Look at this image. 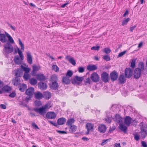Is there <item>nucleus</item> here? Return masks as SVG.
<instances>
[{
	"instance_id": "nucleus-57",
	"label": "nucleus",
	"mask_w": 147,
	"mask_h": 147,
	"mask_svg": "<svg viewBox=\"0 0 147 147\" xmlns=\"http://www.w3.org/2000/svg\"><path fill=\"white\" fill-rule=\"evenodd\" d=\"M135 62L136 60L135 59H133L132 60V62L131 63V67L132 68H134L135 66Z\"/></svg>"
},
{
	"instance_id": "nucleus-14",
	"label": "nucleus",
	"mask_w": 147,
	"mask_h": 147,
	"mask_svg": "<svg viewBox=\"0 0 147 147\" xmlns=\"http://www.w3.org/2000/svg\"><path fill=\"white\" fill-rule=\"evenodd\" d=\"M98 131L101 133H105L106 130L105 125L104 124H100L98 127Z\"/></svg>"
},
{
	"instance_id": "nucleus-42",
	"label": "nucleus",
	"mask_w": 147,
	"mask_h": 147,
	"mask_svg": "<svg viewBox=\"0 0 147 147\" xmlns=\"http://www.w3.org/2000/svg\"><path fill=\"white\" fill-rule=\"evenodd\" d=\"M18 53L20 56V58L21 60H23L24 59V55L22 53V52L19 49V48H18Z\"/></svg>"
},
{
	"instance_id": "nucleus-61",
	"label": "nucleus",
	"mask_w": 147,
	"mask_h": 147,
	"mask_svg": "<svg viewBox=\"0 0 147 147\" xmlns=\"http://www.w3.org/2000/svg\"><path fill=\"white\" fill-rule=\"evenodd\" d=\"M142 146L143 147H147V144L144 141L141 142Z\"/></svg>"
},
{
	"instance_id": "nucleus-12",
	"label": "nucleus",
	"mask_w": 147,
	"mask_h": 147,
	"mask_svg": "<svg viewBox=\"0 0 147 147\" xmlns=\"http://www.w3.org/2000/svg\"><path fill=\"white\" fill-rule=\"evenodd\" d=\"M40 68L39 66L35 65H33L32 66V70L31 72L32 75L33 76H35L37 72L40 69Z\"/></svg>"
},
{
	"instance_id": "nucleus-55",
	"label": "nucleus",
	"mask_w": 147,
	"mask_h": 147,
	"mask_svg": "<svg viewBox=\"0 0 147 147\" xmlns=\"http://www.w3.org/2000/svg\"><path fill=\"white\" fill-rule=\"evenodd\" d=\"M100 46H94L92 47L91 48V49L92 50H94L96 51H98L99 50L100 48Z\"/></svg>"
},
{
	"instance_id": "nucleus-35",
	"label": "nucleus",
	"mask_w": 147,
	"mask_h": 147,
	"mask_svg": "<svg viewBox=\"0 0 147 147\" xmlns=\"http://www.w3.org/2000/svg\"><path fill=\"white\" fill-rule=\"evenodd\" d=\"M43 96L46 99H49L51 97V93L49 92L46 91L44 92Z\"/></svg>"
},
{
	"instance_id": "nucleus-53",
	"label": "nucleus",
	"mask_w": 147,
	"mask_h": 147,
	"mask_svg": "<svg viewBox=\"0 0 147 147\" xmlns=\"http://www.w3.org/2000/svg\"><path fill=\"white\" fill-rule=\"evenodd\" d=\"M78 71L79 73H82L84 71V68L83 67H79L78 68Z\"/></svg>"
},
{
	"instance_id": "nucleus-18",
	"label": "nucleus",
	"mask_w": 147,
	"mask_h": 147,
	"mask_svg": "<svg viewBox=\"0 0 147 147\" xmlns=\"http://www.w3.org/2000/svg\"><path fill=\"white\" fill-rule=\"evenodd\" d=\"M23 71L21 69L18 68L15 70V77L20 78L22 75Z\"/></svg>"
},
{
	"instance_id": "nucleus-9",
	"label": "nucleus",
	"mask_w": 147,
	"mask_h": 147,
	"mask_svg": "<svg viewBox=\"0 0 147 147\" xmlns=\"http://www.w3.org/2000/svg\"><path fill=\"white\" fill-rule=\"evenodd\" d=\"M101 78L102 81L105 83L109 81V74L106 72H104L101 74Z\"/></svg>"
},
{
	"instance_id": "nucleus-44",
	"label": "nucleus",
	"mask_w": 147,
	"mask_h": 147,
	"mask_svg": "<svg viewBox=\"0 0 147 147\" xmlns=\"http://www.w3.org/2000/svg\"><path fill=\"white\" fill-rule=\"evenodd\" d=\"M23 77L25 80H27L29 78L30 75L28 73H24Z\"/></svg>"
},
{
	"instance_id": "nucleus-20",
	"label": "nucleus",
	"mask_w": 147,
	"mask_h": 147,
	"mask_svg": "<svg viewBox=\"0 0 147 147\" xmlns=\"http://www.w3.org/2000/svg\"><path fill=\"white\" fill-rule=\"evenodd\" d=\"M138 68H139V69H140L142 72H143V71H145L146 70V72L145 73H144V74H147V69L146 68L144 69V64L143 62H140L139 63Z\"/></svg>"
},
{
	"instance_id": "nucleus-31",
	"label": "nucleus",
	"mask_w": 147,
	"mask_h": 147,
	"mask_svg": "<svg viewBox=\"0 0 147 147\" xmlns=\"http://www.w3.org/2000/svg\"><path fill=\"white\" fill-rule=\"evenodd\" d=\"M69 126V131L70 133H72L76 131L77 127L75 125H73Z\"/></svg>"
},
{
	"instance_id": "nucleus-51",
	"label": "nucleus",
	"mask_w": 147,
	"mask_h": 147,
	"mask_svg": "<svg viewBox=\"0 0 147 147\" xmlns=\"http://www.w3.org/2000/svg\"><path fill=\"white\" fill-rule=\"evenodd\" d=\"M103 51L107 54H108L111 52V50L109 48H105L103 50Z\"/></svg>"
},
{
	"instance_id": "nucleus-56",
	"label": "nucleus",
	"mask_w": 147,
	"mask_h": 147,
	"mask_svg": "<svg viewBox=\"0 0 147 147\" xmlns=\"http://www.w3.org/2000/svg\"><path fill=\"white\" fill-rule=\"evenodd\" d=\"M134 138L135 140L138 141L140 138V136L138 135L137 133H136V134H134Z\"/></svg>"
},
{
	"instance_id": "nucleus-27",
	"label": "nucleus",
	"mask_w": 147,
	"mask_h": 147,
	"mask_svg": "<svg viewBox=\"0 0 147 147\" xmlns=\"http://www.w3.org/2000/svg\"><path fill=\"white\" fill-rule=\"evenodd\" d=\"M66 121V119L64 117H61L58 119L57 123L58 125H61L64 124Z\"/></svg>"
},
{
	"instance_id": "nucleus-13",
	"label": "nucleus",
	"mask_w": 147,
	"mask_h": 147,
	"mask_svg": "<svg viewBox=\"0 0 147 147\" xmlns=\"http://www.w3.org/2000/svg\"><path fill=\"white\" fill-rule=\"evenodd\" d=\"M50 88L53 90H56L59 87V85L57 82H53L49 84Z\"/></svg>"
},
{
	"instance_id": "nucleus-39",
	"label": "nucleus",
	"mask_w": 147,
	"mask_h": 147,
	"mask_svg": "<svg viewBox=\"0 0 147 147\" xmlns=\"http://www.w3.org/2000/svg\"><path fill=\"white\" fill-rule=\"evenodd\" d=\"M30 83L32 85H35L37 83V80L34 78H32L30 80Z\"/></svg>"
},
{
	"instance_id": "nucleus-43",
	"label": "nucleus",
	"mask_w": 147,
	"mask_h": 147,
	"mask_svg": "<svg viewBox=\"0 0 147 147\" xmlns=\"http://www.w3.org/2000/svg\"><path fill=\"white\" fill-rule=\"evenodd\" d=\"M73 74V72L71 70H68L67 72L66 76L69 78L71 77Z\"/></svg>"
},
{
	"instance_id": "nucleus-17",
	"label": "nucleus",
	"mask_w": 147,
	"mask_h": 147,
	"mask_svg": "<svg viewBox=\"0 0 147 147\" xmlns=\"http://www.w3.org/2000/svg\"><path fill=\"white\" fill-rule=\"evenodd\" d=\"M38 88L42 90H45L46 89L47 87V84L43 82L38 83Z\"/></svg>"
},
{
	"instance_id": "nucleus-4",
	"label": "nucleus",
	"mask_w": 147,
	"mask_h": 147,
	"mask_svg": "<svg viewBox=\"0 0 147 147\" xmlns=\"http://www.w3.org/2000/svg\"><path fill=\"white\" fill-rule=\"evenodd\" d=\"M133 70L130 68H126L125 70V75L126 78H130L132 75Z\"/></svg>"
},
{
	"instance_id": "nucleus-60",
	"label": "nucleus",
	"mask_w": 147,
	"mask_h": 147,
	"mask_svg": "<svg viewBox=\"0 0 147 147\" xmlns=\"http://www.w3.org/2000/svg\"><path fill=\"white\" fill-rule=\"evenodd\" d=\"M126 52V51H125L122 52L120 53L118 55V57H120L123 56V55H124L125 53Z\"/></svg>"
},
{
	"instance_id": "nucleus-59",
	"label": "nucleus",
	"mask_w": 147,
	"mask_h": 147,
	"mask_svg": "<svg viewBox=\"0 0 147 147\" xmlns=\"http://www.w3.org/2000/svg\"><path fill=\"white\" fill-rule=\"evenodd\" d=\"M16 95V93L15 92H13L12 93H10L9 96L11 98H13Z\"/></svg>"
},
{
	"instance_id": "nucleus-25",
	"label": "nucleus",
	"mask_w": 147,
	"mask_h": 147,
	"mask_svg": "<svg viewBox=\"0 0 147 147\" xmlns=\"http://www.w3.org/2000/svg\"><path fill=\"white\" fill-rule=\"evenodd\" d=\"M13 60L15 64L17 65L20 64L22 63V61L18 55L15 56Z\"/></svg>"
},
{
	"instance_id": "nucleus-41",
	"label": "nucleus",
	"mask_w": 147,
	"mask_h": 147,
	"mask_svg": "<svg viewBox=\"0 0 147 147\" xmlns=\"http://www.w3.org/2000/svg\"><path fill=\"white\" fill-rule=\"evenodd\" d=\"M21 67L22 69L25 71V73H28L30 71V69L29 68L26 67L23 65H21Z\"/></svg>"
},
{
	"instance_id": "nucleus-63",
	"label": "nucleus",
	"mask_w": 147,
	"mask_h": 147,
	"mask_svg": "<svg viewBox=\"0 0 147 147\" xmlns=\"http://www.w3.org/2000/svg\"><path fill=\"white\" fill-rule=\"evenodd\" d=\"M109 139H107L106 140H102V142L101 143L102 145H104L107 143V141H108Z\"/></svg>"
},
{
	"instance_id": "nucleus-1",
	"label": "nucleus",
	"mask_w": 147,
	"mask_h": 147,
	"mask_svg": "<svg viewBox=\"0 0 147 147\" xmlns=\"http://www.w3.org/2000/svg\"><path fill=\"white\" fill-rule=\"evenodd\" d=\"M51 105V102H48L44 106L39 108H34L33 110L36 112H38L40 114L43 115L46 113V109H49L52 107Z\"/></svg>"
},
{
	"instance_id": "nucleus-26",
	"label": "nucleus",
	"mask_w": 147,
	"mask_h": 147,
	"mask_svg": "<svg viewBox=\"0 0 147 147\" xmlns=\"http://www.w3.org/2000/svg\"><path fill=\"white\" fill-rule=\"evenodd\" d=\"M118 80L119 83L121 84H124L126 81V80L123 74L120 75L118 79Z\"/></svg>"
},
{
	"instance_id": "nucleus-40",
	"label": "nucleus",
	"mask_w": 147,
	"mask_h": 147,
	"mask_svg": "<svg viewBox=\"0 0 147 147\" xmlns=\"http://www.w3.org/2000/svg\"><path fill=\"white\" fill-rule=\"evenodd\" d=\"M58 80V78L56 76L52 75L51 77L50 80L51 82H57Z\"/></svg>"
},
{
	"instance_id": "nucleus-8",
	"label": "nucleus",
	"mask_w": 147,
	"mask_h": 147,
	"mask_svg": "<svg viewBox=\"0 0 147 147\" xmlns=\"http://www.w3.org/2000/svg\"><path fill=\"white\" fill-rule=\"evenodd\" d=\"M46 117L49 119H55L56 117V114L53 112L51 111L48 112L46 114Z\"/></svg>"
},
{
	"instance_id": "nucleus-62",
	"label": "nucleus",
	"mask_w": 147,
	"mask_h": 147,
	"mask_svg": "<svg viewBox=\"0 0 147 147\" xmlns=\"http://www.w3.org/2000/svg\"><path fill=\"white\" fill-rule=\"evenodd\" d=\"M56 131L59 134H64L67 133L65 131L60 130H56Z\"/></svg>"
},
{
	"instance_id": "nucleus-48",
	"label": "nucleus",
	"mask_w": 147,
	"mask_h": 147,
	"mask_svg": "<svg viewBox=\"0 0 147 147\" xmlns=\"http://www.w3.org/2000/svg\"><path fill=\"white\" fill-rule=\"evenodd\" d=\"M103 58L106 61H108L110 60V58L108 55H105L103 56Z\"/></svg>"
},
{
	"instance_id": "nucleus-15",
	"label": "nucleus",
	"mask_w": 147,
	"mask_h": 147,
	"mask_svg": "<svg viewBox=\"0 0 147 147\" xmlns=\"http://www.w3.org/2000/svg\"><path fill=\"white\" fill-rule=\"evenodd\" d=\"M34 89L33 87H30L28 88L26 91V94L29 96H32V95L34 93Z\"/></svg>"
},
{
	"instance_id": "nucleus-64",
	"label": "nucleus",
	"mask_w": 147,
	"mask_h": 147,
	"mask_svg": "<svg viewBox=\"0 0 147 147\" xmlns=\"http://www.w3.org/2000/svg\"><path fill=\"white\" fill-rule=\"evenodd\" d=\"M0 107L3 109H6V106L4 104H1L0 105Z\"/></svg>"
},
{
	"instance_id": "nucleus-3",
	"label": "nucleus",
	"mask_w": 147,
	"mask_h": 147,
	"mask_svg": "<svg viewBox=\"0 0 147 147\" xmlns=\"http://www.w3.org/2000/svg\"><path fill=\"white\" fill-rule=\"evenodd\" d=\"M83 77H80L78 76H76L74 79L71 82L74 84H77L79 85L81 82L83 81L84 78Z\"/></svg>"
},
{
	"instance_id": "nucleus-49",
	"label": "nucleus",
	"mask_w": 147,
	"mask_h": 147,
	"mask_svg": "<svg viewBox=\"0 0 147 147\" xmlns=\"http://www.w3.org/2000/svg\"><path fill=\"white\" fill-rule=\"evenodd\" d=\"M52 68L56 72H57L59 71V68L56 65H53L52 66Z\"/></svg>"
},
{
	"instance_id": "nucleus-19",
	"label": "nucleus",
	"mask_w": 147,
	"mask_h": 147,
	"mask_svg": "<svg viewBox=\"0 0 147 147\" xmlns=\"http://www.w3.org/2000/svg\"><path fill=\"white\" fill-rule=\"evenodd\" d=\"M119 124V128L125 134L127 132V127L125 126L123 123H120Z\"/></svg>"
},
{
	"instance_id": "nucleus-38",
	"label": "nucleus",
	"mask_w": 147,
	"mask_h": 147,
	"mask_svg": "<svg viewBox=\"0 0 147 147\" xmlns=\"http://www.w3.org/2000/svg\"><path fill=\"white\" fill-rule=\"evenodd\" d=\"M86 126L87 129L91 130L93 129L94 127V124L90 123H87L86 124Z\"/></svg>"
},
{
	"instance_id": "nucleus-28",
	"label": "nucleus",
	"mask_w": 147,
	"mask_h": 147,
	"mask_svg": "<svg viewBox=\"0 0 147 147\" xmlns=\"http://www.w3.org/2000/svg\"><path fill=\"white\" fill-rule=\"evenodd\" d=\"M115 121H116L119 123H121L123 121V119L120 116L117 114H116L115 118Z\"/></svg>"
},
{
	"instance_id": "nucleus-47",
	"label": "nucleus",
	"mask_w": 147,
	"mask_h": 147,
	"mask_svg": "<svg viewBox=\"0 0 147 147\" xmlns=\"http://www.w3.org/2000/svg\"><path fill=\"white\" fill-rule=\"evenodd\" d=\"M32 126L34 129H39V128L38 126L34 122H32Z\"/></svg>"
},
{
	"instance_id": "nucleus-36",
	"label": "nucleus",
	"mask_w": 147,
	"mask_h": 147,
	"mask_svg": "<svg viewBox=\"0 0 147 147\" xmlns=\"http://www.w3.org/2000/svg\"><path fill=\"white\" fill-rule=\"evenodd\" d=\"M11 90V88L7 85L4 86L2 88V90L4 92H9Z\"/></svg>"
},
{
	"instance_id": "nucleus-33",
	"label": "nucleus",
	"mask_w": 147,
	"mask_h": 147,
	"mask_svg": "<svg viewBox=\"0 0 147 147\" xmlns=\"http://www.w3.org/2000/svg\"><path fill=\"white\" fill-rule=\"evenodd\" d=\"M97 68V67L95 65H89L87 67V69L90 71L96 70Z\"/></svg>"
},
{
	"instance_id": "nucleus-21",
	"label": "nucleus",
	"mask_w": 147,
	"mask_h": 147,
	"mask_svg": "<svg viewBox=\"0 0 147 147\" xmlns=\"http://www.w3.org/2000/svg\"><path fill=\"white\" fill-rule=\"evenodd\" d=\"M69 78L66 76H63L62 79V82L63 84L68 85L70 83V80Z\"/></svg>"
},
{
	"instance_id": "nucleus-45",
	"label": "nucleus",
	"mask_w": 147,
	"mask_h": 147,
	"mask_svg": "<svg viewBox=\"0 0 147 147\" xmlns=\"http://www.w3.org/2000/svg\"><path fill=\"white\" fill-rule=\"evenodd\" d=\"M140 133L141 135V137L143 138H145L147 136V131H140Z\"/></svg>"
},
{
	"instance_id": "nucleus-22",
	"label": "nucleus",
	"mask_w": 147,
	"mask_h": 147,
	"mask_svg": "<svg viewBox=\"0 0 147 147\" xmlns=\"http://www.w3.org/2000/svg\"><path fill=\"white\" fill-rule=\"evenodd\" d=\"M27 61L28 63L30 64H31L32 63V57L31 53L30 52L26 53Z\"/></svg>"
},
{
	"instance_id": "nucleus-37",
	"label": "nucleus",
	"mask_w": 147,
	"mask_h": 147,
	"mask_svg": "<svg viewBox=\"0 0 147 147\" xmlns=\"http://www.w3.org/2000/svg\"><path fill=\"white\" fill-rule=\"evenodd\" d=\"M140 131H147V126L145 124H143L141 123L140 124Z\"/></svg>"
},
{
	"instance_id": "nucleus-32",
	"label": "nucleus",
	"mask_w": 147,
	"mask_h": 147,
	"mask_svg": "<svg viewBox=\"0 0 147 147\" xmlns=\"http://www.w3.org/2000/svg\"><path fill=\"white\" fill-rule=\"evenodd\" d=\"M5 33L6 36L8 38V41L7 42H9L10 44H13L14 41L12 38L7 32H5Z\"/></svg>"
},
{
	"instance_id": "nucleus-30",
	"label": "nucleus",
	"mask_w": 147,
	"mask_h": 147,
	"mask_svg": "<svg viewBox=\"0 0 147 147\" xmlns=\"http://www.w3.org/2000/svg\"><path fill=\"white\" fill-rule=\"evenodd\" d=\"M0 41L2 43H5L7 42V39L5 34H0Z\"/></svg>"
},
{
	"instance_id": "nucleus-2",
	"label": "nucleus",
	"mask_w": 147,
	"mask_h": 147,
	"mask_svg": "<svg viewBox=\"0 0 147 147\" xmlns=\"http://www.w3.org/2000/svg\"><path fill=\"white\" fill-rule=\"evenodd\" d=\"M4 51L8 54L12 53L13 50L12 45L9 42L6 43L4 46Z\"/></svg>"
},
{
	"instance_id": "nucleus-24",
	"label": "nucleus",
	"mask_w": 147,
	"mask_h": 147,
	"mask_svg": "<svg viewBox=\"0 0 147 147\" xmlns=\"http://www.w3.org/2000/svg\"><path fill=\"white\" fill-rule=\"evenodd\" d=\"M19 90L22 92H24L26 89L27 85L25 84H20L18 86Z\"/></svg>"
},
{
	"instance_id": "nucleus-5",
	"label": "nucleus",
	"mask_w": 147,
	"mask_h": 147,
	"mask_svg": "<svg viewBox=\"0 0 147 147\" xmlns=\"http://www.w3.org/2000/svg\"><path fill=\"white\" fill-rule=\"evenodd\" d=\"M118 77V73L115 70L113 71L110 74V77L112 81L113 82L116 81Z\"/></svg>"
},
{
	"instance_id": "nucleus-23",
	"label": "nucleus",
	"mask_w": 147,
	"mask_h": 147,
	"mask_svg": "<svg viewBox=\"0 0 147 147\" xmlns=\"http://www.w3.org/2000/svg\"><path fill=\"white\" fill-rule=\"evenodd\" d=\"M35 98L38 100H40L43 97V95L41 92L39 91H38L35 93Z\"/></svg>"
},
{
	"instance_id": "nucleus-6",
	"label": "nucleus",
	"mask_w": 147,
	"mask_h": 147,
	"mask_svg": "<svg viewBox=\"0 0 147 147\" xmlns=\"http://www.w3.org/2000/svg\"><path fill=\"white\" fill-rule=\"evenodd\" d=\"M90 78L92 81L94 82H97L99 80V76L96 72L92 73L91 74Z\"/></svg>"
},
{
	"instance_id": "nucleus-54",
	"label": "nucleus",
	"mask_w": 147,
	"mask_h": 147,
	"mask_svg": "<svg viewBox=\"0 0 147 147\" xmlns=\"http://www.w3.org/2000/svg\"><path fill=\"white\" fill-rule=\"evenodd\" d=\"M116 129V127L115 126H113L112 127H110L109 128L108 132L111 133L112 131H114Z\"/></svg>"
},
{
	"instance_id": "nucleus-29",
	"label": "nucleus",
	"mask_w": 147,
	"mask_h": 147,
	"mask_svg": "<svg viewBox=\"0 0 147 147\" xmlns=\"http://www.w3.org/2000/svg\"><path fill=\"white\" fill-rule=\"evenodd\" d=\"M65 59L73 65H76V62L75 60L73 58L71 57L70 56H66L65 57Z\"/></svg>"
},
{
	"instance_id": "nucleus-10",
	"label": "nucleus",
	"mask_w": 147,
	"mask_h": 147,
	"mask_svg": "<svg viewBox=\"0 0 147 147\" xmlns=\"http://www.w3.org/2000/svg\"><path fill=\"white\" fill-rule=\"evenodd\" d=\"M134 120L131 118L129 116H126L124 119V123L126 125L129 126L132 121H134Z\"/></svg>"
},
{
	"instance_id": "nucleus-16",
	"label": "nucleus",
	"mask_w": 147,
	"mask_h": 147,
	"mask_svg": "<svg viewBox=\"0 0 147 147\" xmlns=\"http://www.w3.org/2000/svg\"><path fill=\"white\" fill-rule=\"evenodd\" d=\"M35 76H36V79L40 81H44L45 79V76L43 74H36Z\"/></svg>"
},
{
	"instance_id": "nucleus-34",
	"label": "nucleus",
	"mask_w": 147,
	"mask_h": 147,
	"mask_svg": "<svg viewBox=\"0 0 147 147\" xmlns=\"http://www.w3.org/2000/svg\"><path fill=\"white\" fill-rule=\"evenodd\" d=\"M75 121L74 118H71L68 119L66 123L67 125L70 126L73 125L72 124L74 123Z\"/></svg>"
},
{
	"instance_id": "nucleus-7",
	"label": "nucleus",
	"mask_w": 147,
	"mask_h": 147,
	"mask_svg": "<svg viewBox=\"0 0 147 147\" xmlns=\"http://www.w3.org/2000/svg\"><path fill=\"white\" fill-rule=\"evenodd\" d=\"M142 71L139 69V68H136L134 71V78L136 79L139 78L140 77Z\"/></svg>"
},
{
	"instance_id": "nucleus-50",
	"label": "nucleus",
	"mask_w": 147,
	"mask_h": 147,
	"mask_svg": "<svg viewBox=\"0 0 147 147\" xmlns=\"http://www.w3.org/2000/svg\"><path fill=\"white\" fill-rule=\"evenodd\" d=\"M34 103L36 107H39L42 105L41 102L40 101L36 100L35 101Z\"/></svg>"
},
{
	"instance_id": "nucleus-58",
	"label": "nucleus",
	"mask_w": 147,
	"mask_h": 147,
	"mask_svg": "<svg viewBox=\"0 0 147 147\" xmlns=\"http://www.w3.org/2000/svg\"><path fill=\"white\" fill-rule=\"evenodd\" d=\"M85 84L86 85L87 84H90V79L89 78H87L86 79V80H84Z\"/></svg>"
},
{
	"instance_id": "nucleus-11",
	"label": "nucleus",
	"mask_w": 147,
	"mask_h": 147,
	"mask_svg": "<svg viewBox=\"0 0 147 147\" xmlns=\"http://www.w3.org/2000/svg\"><path fill=\"white\" fill-rule=\"evenodd\" d=\"M21 80L20 78L15 77L12 80V82L15 86H17L20 84Z\"/></svg>"
},
{
	"instance_id": "nucleus-52",
	"label": "nucleus",
	"mask_w": 147,
	"mask_h": 147,
	"mask_svg": "<svg viewBox=\"0 0 147 147\" xmlns=\"http://www.w3.org/2000/svg\"><path fill=\"white\" fill-rule=\"evenodd\" d=\"M18 40L19 41V44L20 45V46L21 47V49L24 50V44L22 43V42L21 41V40L20 39H19Z\"/></svg>"
},
{
	"instance_id": "nucleus-46",
	"label": "nucleus",
	"mask_w": 147,
	"mask_h": 147,
	"mask_svg": "<svg viewBox=\"0 0 147 147\" xmlns=\"http://www.w3.org/2000/svg\"><path fill=\"white\" fill-rule=\"evenodd\" d=\"M130 20V19L129 18H127L125 20H124L122 22V25L123 26H124L126 25L128 23V21Z\"/></svg>"
}]
</instances>
